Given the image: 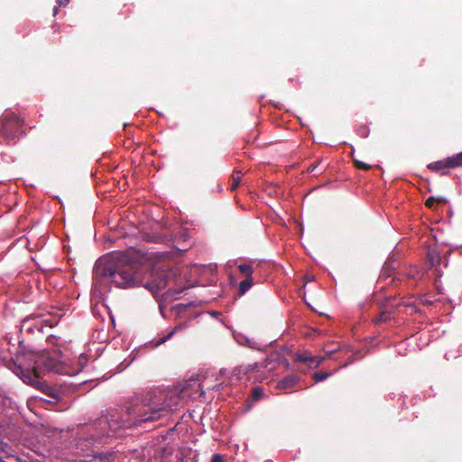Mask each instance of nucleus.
<instances>
[{
  "label": "nucleus",
  "instance_id": "20e7f679",
  "mask_svg": "<svg viewBox=\"0 0 462 462\" xmlns=\"http://www.w3.org/2000/svg\"><path fill=\"white\" fill-rule=\"evenodd\" d=\"M23 121L14 113L0 117V144L15 143L23 134Z\"/></svg>",
  "mask_w": 462,
  "mask_h": 462
},
{
  "label": "nucleus",
  "instance_id": "4be33fe9",
  "mask_svg": "<svg viewBox=\"0 0 462 462\" xmlns=\"http://www.w3.org/2000/svg\"><path fill=\"white\" fill-rule=\"evenodd\" d=\"M223 457L219 454H214L211 458V462H223Z\"/></svg>",
  "mask_w": 462,
  "mask_h": 462
},
{
  "label": "nucleus",
  "instance_id": "c85d7f7f",
  "mask_svg": "<svg viewBox=\"0 0 462 462\" xmlns=\"http://www.w3.org/2000/svg\"><path fill=\"white\" fill-rule=\"evenodd\" d=\"M383 314H382V315L380 316V318L377 319V321H382V320H383Z\"/></svg>",
  "mask_w": 462,
  "mask_h": 462
},
{
  "label": "nucleus",
  "instance_id": "9b49d317",
  "mask_svg": "<svg viewBox=\"0 0 462 462\" xmlns=\"http://www.w3.org/2000/svg\"><path fill=\"white\" fill-rule=\"evenodd\" d=\"M424 274V271L417 266L411 267L406 273L407 278L414 282L421 280Z\"/></svg>",
  "mask_w": 462,
  "mask_h": 462
},
{
  "label": "nucleus",
  "instance_id": "a878e982",
  "mask_svg": "<svg viewBox=\"0 0 462 462\" xmlns=\"http://www.w3.org/2000/svg\"><path fill=\"white\" fill-rule=\"evenodd\" d=\"M85 442H86L85 446H88V444L92 445L93 444V437H91L90 439H86Z\"/></svg>",
  "mask_w": 462,
  "mask_h": 462
},
{
  "label": "nucleus",
  "instance_id": "f257e3e1",
  "mask_svg": "<svg viewBox=\"0 0 462 462\" xmlns=\"http://www.w3.org/2000/svg\"><path fill=\"white\" fill-rule=\"evenodd\" d=\"M176 271L170 270L162 272L152 282H145L141 268L127 261L119 254L109 259H99L94 267L93 272V293L102 295L106 291L109 283L113 282L117 287L130 288L143 286L150 291L158 292L168 289L173 291Z\"/></svg>",
  "mask_w": 462,
  "mask_h": 462
},
{
  "label": "nucleus",
  "instance_id": "f3484780",
  "mask_svg": "<svg viewBox=\"0 0 462 462\" xmlns=\"http://www.w3.org/2000/svg\"><path fill=\"white\" fill-rule=\"evenodd\" d=\"M263 395V391L260 387H254L252 392V397L254 401H258Z\"/></svg>",
  "mask_w": 462,
  "mask_h": 462
},
{
  "label": "nucleus",
  "instance_id": "0eeeda50",
  "mask_svg": "<svg viewBox=\"0 0 462 462\" xmlns=\"http://www.w3.org/2000/svg\"><path fill=\"white\" fill-rule=\"evenodd\" d=\"M21 330L27 333H33L34 331L42 332V326L38 318H25L22 321Z\"/></svg>",
  "mask_w": 462,
  "mask_h": 462
},
{
  "label": "nucleus",
  "instance_id": "7ed1b4c3",
  "mask_svg": "<svg viewBox=\"0 0 462 462\" xmlns=\"http://www.w3.org/2000/svg\"><path fill=\"white\" fill-rule=\"evenodd\" d=\"M86 362L87 357L81 356L77 364H67L60 349L53 350L51 353L45 351L37 356L32 371L37 378L50 372L73 376L82 371Z\"/></svg>",
  "mask_w": 462,
  "mask_h": 462
},
{
  "label": "nucleus",
  "instance_id": "f8f14e48",
  "mask_svg": "<svg viewBox=\"0 0 462 462\" xmlns=\"http://www.w3.org/2000/svg\"><path fill=\"white\" fill-rule=\"evenodd\" d=\"M333 350H327L326 356H311L310 359L306 364L310 368H317L323 362L326 357H330Z\"/></svg>",
  "mask_w": 462,
  "mask_h": 462
},
{
  "label": "nucleus",
  "instance_id": "f03ea898",
  "mask_svg": "<svg viewBox=\"0 0 462 462\" xmlns=\"http://www.w3.org/2000/svg\"><path fill=\"white\" fill-rule=\"evenodd\" d=\"M184 396V389L179 388L170 392L162 403L154 400V393H148L144 398L136 396L126 407L124 415L116 411L110 414L109 419H102L99 421V424H108L109 428L103 437H114L121 429H129L142 422L156 420L162 417V412L177 409Z\"/></svg>",
  "mask_w": 462,
  "mask_h": 462
},
{
  "label": "nucleus",
  "instance_id": "4468645a",
  "mask_svg": "<svg viewBox=\"0 0 462 462\" xmlns=\"http://www.w3.org/2000/svg\"><path fill=\"white\" fill-rule=\"evenodd\" d=\"M253 278H245L242 282H240L238 286V293L239 296L245 295L253 286Z\"/></svg>",
  "mask_w": 462,
  "mask_h": 462
},
{
  "label": "nucleus",
  "instance_id": "2eb2a0df",
  "mask_svg": "<svg viewBox=\"0 0 462 462\" xmlns=\"http://www.w3.org/2000/svg\"><path fill=\"white\" fill-rule=\"evenodd\" d=\"M311 356L312 355L310 352L304 351L302 353L296 354L295 355V360L297 362H300V363H302V364L306 365L308 363V361L310 359Z\"/></svg>",
  "mask_w": 462,
  "mask_h": 462
},
{
  "label": "nucleus",
  "instance_id": "39448f33",
  "mask_svg": "<svg viewBox=\"0 0 462 462\" xmlns=\"http://www.w3.org/2000/svg\"><path fill=\"white\" fill-rule=\"evenodd\" d=\"M459 166H462V162H460L458 155L456 154L447 158L446 160L431 162L428 165V168L444 175L448 172L450 168H456Z\"/></svg>",
  "mask_w": 462,
  "mask_h": 462
},
{
  "label": "nucleus",
  "instance_id": "6e6552de",
  "mask_svg": "<svg viewBox=\"0 0 462 462\" xmlns=\"http://www.w3.org/2000/svg\"><path fill=\"white\" fill-rule=\"evenodd\" d=\"M428 260L432 267H435V274L437 276H441L440 273L439 272L437 266H439L441 263V256L439 253V251L436 248H430L428 252Z\"/></svg>",
  "mask_w": 462,
  "mask_h": 462
},
{
  "label": "nucleus",
  "instance_id": "a211bd4d",
  "mask_svg": "<svg viewBox=\"0 0 462 462\" xmlns=\"http://www.w3.org/2000/svg\"><path fill=\"white\" fill-rule=\"evenodd\" d=\"M329 375H330V374L324 373V372H319V373L314 374V379L317 382H321V381L326 380Z\"/></svg>",
  "mask_w": 462,
  "mask_h": 462
},
{
  "label": "nucleus",
  "instance_id": "393cba45",
  "mask_svg": "<svg viewBox=\"0 0 462 462\" xmlns=\"http://www.w3.org/2000/svg\"><path fill=\"white\" fill-rule=\"evenodd\" d=\"M317 168V165L316 164H311L310 165L309 167V171L310 172H313L315 171V169Z\"/></svg>",
  "mask_w": 462,
  "mask_h": 462
},
{
  "label": "nucleus",
  "instance_id": "1a4fd4ad",
  "mask_svg": "<svg viewBox=\"0 0 462 462\" xmlns=\"http://www.w3.org/2000/svg\"><path fill=\"white\" fill-rule=\"evenodd\" d=\"M298 381L296 375H288L278 382L277 387L281 390H286L296 385Z\"/></svg>",
  "mask_w": 462,
  "mask_h": 462
},
{
  "label": "nucleus",
  "instance_id": "412c9836",
  "mask_svg": "<svg viewBox=\"0 0 462 462\" xmlns=\"http://www.w3.org/2000/svg\"><path fill=\"white\" fill-rule=\"evenodd\" d=\"M69 0H57L58 6L53 9V14L56 15L60 6H65L69 4Z\"/></svg>",
  "mask_w": 462,
  "mask_h": 462
},
{
  "label": "nucleus",
  "instance_id": "dca6fc26",
  "mask_svg": "<svg viewBox=\"0 0 462 462\" xmlns=\"http://www.w3.org/2000/svg\"><path fill=\"white\" fill-rule=\"evenodd\" d=\"M436 300L435 297L430 294H425L420 297V301L426 306L431 305Z\"/></svg>",
  "mask_w": 462,
  "mask_h": 462
},
{
  "label": "nucleus",
  "instance_id": "5701e85b",
  "mask_svg": "<svg viewBox=\"0 0 462 462\" xmlns=\"http://www.w3.org/2000/svg\"><path fill=\"white\" fill-rule=\"evenodd\" d=\"M47 340H48L49 344H51V345L58 344V338L55 336H50Z\"/></svg>",
  "mask_w": 462,
  "mask_h": 462
},
{
  "label": "nucleus",
  "instance_id": "bb28decb",
  "mask_svg": "<svg viewBox=\"0 0 462 462\" xmlns=\"http://www.w3.org/2000/svg\"><path fill=\"white\" fill-rule=\"evenodd\" d=\"M230 282L231 284H236V281L235 280V278L233 276H230Z\"/></svg>",
  "mask_w": 462,
  "mask_h": 462
},
{
  "label": "nucleus",
  "instance_id": "ddd939ff",
  "mask_svg": "<svg viewBox=\"0 0 462 462\" xmlns=\"http://www.w3.org/2000/svg\"><path fill=\"white\" fill-rule=\"evenodd\" d=\"M238 270L245 278H253L254 267L252 263H244L238 265Z\"/></svg>",
  "mask_w": 462,
  "mask_h": 462
},
{
  "label": "nucleus",
  "instance_id": "cd10ccee",
  "mask_svg": "<svg viewBox=\"0 0 462 462\" xmlns=\"http://www.w3.org/2000/svg\"><path fill=\"white\" fill-rule=\"evenodd\" d=\"M460 162H462V152L457 153Z\"/></svg>",
  "mask_w": 462,
  "mask_h": 462
},
{
  "label": "nucleus",
  "instance_id": "9d476101",
  "mask_svg": "<svg viewBox=\"0 0 462 462\" xmlns=\"http://www.w3.org/2000/svg\"><path fill=\"white\" fill-rule=\"evenodd\" d=\"M185 328V325H178L171 329V331L164 337H160L158 339L153 340L154 346H159L164 344L166 341L171 339L177 332L182 330Z\"/></svg>",
  "mask_w": 462,
  "mask_h": 462
},
{
  "label": "nucleus",
  "instance_id": "b1692460",
  "mask_svg": "<svg viewBox=\"0 0 462 462\" xmlns=\"http://www.w3.org/2000/svg\"><path fill=\"white\" fill-rule=\"evenodd\" d=\"M434 202H435V199L433 197H430L427 200H426V203L425 205L428 207V208H432L433 205H434Z\"/></svg>",
  "mask_w": 462,
  "mask_h": 462
},
{
  "label": "nucleus",
  "instance_id": "423d86ee",
  "mask_svg": "<svg viewBox=\"0 0 462 462\" xmlns=\"http://www.w3.org/2000/svg\"><path fill=\"white\" fill-rule=\"evenodd\" d=\"M83 462H122V458L117 452L110 451L92 455L89 460L85 459Z\"/></svg>",
  "mask_w": 462,
  "mask_h": 462
},
{
  "label": "nucleus",
  "instance_id": "aec40b11",
  "mask_svg": "<svg viewBox=\"0 0 462 462\" xmlns=\"http://www.w3.org/2000/svg\"><path fill=\"white\" fill-rule=\"evenodd\" d=\"M239 183H240V176L233 175L232 176L231 189L232 190L236 189L239 186Z\"/></svg>",
  "mask_w": 462,
  "mask_h": 462
},
{
  "label": "nucleus",
  "instance_id": "6ab92c4d",
  "mask_svg": "<svg viewBox=\"0 0 462 462\" xmlns=\"http://www.w3.org/2000/svg\"><path fill=\"white\" fill-rule=\"evenodd\" d=\"M354 162H355L356 167L360 170L367 171L371 168V165H369L365 162L357 161V160H355Z\"/></svg>",
  "mask_w": 462,
  "mask_h": 462
}]
</instances>
